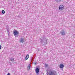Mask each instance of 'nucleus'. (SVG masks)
<instances>
[{"label": "nucleus", "mask_w": 75, "mask_h": 75, "mask_svg": "<svg viewBox=\"0 0 75 75\" xmlns=\"http://www.w3.org/2000/svg\"><path fill=\"white\" fill-rule=\"evenodd\" d=\"M40 42L43 45H46L48 42V39L46 38H43L42 39H40Z\"/></svg>", "instance_id": "nucleus-1"}, {"label": "nucleus", "mask_w": 75, "mask_h": 75, "mask_svg": "<svg viewBox=\"0 0 75 75\" xmlns=\"http://www.w3.org/2000/svg\"><path fill=\"white\" fill-rule=\"evenodd\" d=\"M47 75H57L56 74V71L54 70H50L49 73L47 71Z\"/></svg>", "instance_id": "nucleus-2"}, {"label": "nucleus", "mask_w": 75, "mask_h": 75, "mask_svg": "<svg viewBox=\"0 0 75 75\" xmlns=\"http://www.w3.org/2000/svg\"><path fill=\"white\" fill-rule=\"evenodd\" d=\"M13 34L16 37H18L19 36V32L17 30H15L13 31Z\"/></svg>", "instance_id": "nucleus-3"}, {"label": "nucleus", "mask_w": 75, "mask_h": 75, "mask_svg": "<svg viewBox=\"0 0 75 75\" xmlns=\"http://www.w3.org/2000/svg\"><path fill=\"white\" fill-rule=\"evenodd\" d=\"M64 8V6L62 5H60L59 6V9L60 10H63Z\"/></svg>", "instance_id": "nucleus-4"}, {"label": "nucleus", "mask_w": 75, "mask_h": 75, "mask_svg": "<svg viewBox=\"0 0 75 75\" xmlns=\"http://www.w3.org/2000/svg\"><path fill=\"white\" fill-rule=\"evenodd\" d=\"M35 71L37 75H39V71H40V69L38 67H37L35 69Z\"/></svg>", "instance_id": "nucleus-5"}, {"label": "nucleus", "mask_w": 75, "mask_h": 75, "mask_svg": "<svg viewBox=\"0 0 75 75\" xmlns=\"http://www.w3.org/2000/svg\"><path fill=\"white\" fill-rule=\"evenodd\" d=\"M60 34H61L62 35H65L66 34L65 31L64 30H62V31L60 32Z\"/></svg>", "instance_id": "nucleus-6"}, {"label": "nucleus", "mask_w": 75, "mask_h": 75, "mask_svg": "<svg viewBox=\"0 0 75 75\" xmlns=\"http://www.w3.org/2000/svg\"><path fill=\"white\" fill-rule=\"evenodd\" d=\"M59 67L60 68H61L62 69V70H63V68L64 67V64H61L59 65Z\"/></svg>", "instance_id": "nucleus-7"}, {"label": "nucleus", "mask_w": 75, "mask_h": 75, "mask_svg": "<svg viewBox=\"0 0 75 75\" xmlns=\"http://www.w3.org/2000/svg\"><path fill=\"white\" fill-rule=\"evenodd\" d=\"M24 38H22L21 40H20V42H22V43H23V42H24Z\"/></svg>", "instance_id": "nucleus-8"}, {"label": "nucleus", "mask_w": 75, "mask_h": 75, "mask_svg": "<svg viewBox=\"0 0 75 75\" xmlns=\"http://www.w3.org/2000/svg\"><path fill=\"white\" fill-rule=\"evenodd\" d=\"M28 58H29V55L28 54H27L25 57V60H27V59H28Z\"/></svg>", "instance_id": "nucleus-9"}, {"label": "nucleus", "mask_w": 75, "mask_h": 75, "mask_svg": "<svg viewBox=\"0 0 75 75\" xmlns=\"http://www.w3.org/2000/svg\"><path fill=\"white\" fill-rule=\"evenodd\" d=\"M11 61H12V62H14V59L12 57L10 59Z\"/></svg>", "instance_id": "nucleus-10"}, {"label": "nucleus", "mask_w": 75, "mask_h": 75, "mask_svg": "<svg viewBox=\"0 0 75 75\" xmlns=\"http://www.w3.org/2000/svg\"><path fill=\"white\" fill-rule=\"evenodd\" d=\"M28 70H30V64H29L28 66Z\"/></svg>", "instance_id": "nucleus-11"}, {"label": "nucleus", "mask_w": 75, "mask_h": 75, "mask_svg": "<svg viewBox=\"0 0 75 75\" xmlns=\"http://www.w3.org/2000/svg\"><path fill=\"white\" fill-rule=\"evenodd\" d=\"M55 1L57 2V3H59V2H61V0H55Z\"/></svg>", "instance_id": "nucleus-12"}, {"label": "nucleus", "mask_w": 75, "mask_h": 75, "mask_svg": "<svg viewBox=\"0 0 75 75\" xmlns=\"http://www.w3.org/2000/svg\"><path fill=\"white\" fill-rule=\"evenodd\" d=\"M2 13L3 14H5V11H4V10H3L2 11Z\"/></svg>", "instance_id": "nucleus-13"}, {"label": "nucleus", "mask_w": 75, "mask_h": 75, "mask_svg": "<svg viewBox=\"0 0 75 75\" xmlns=\"http://www.w3.org/2000/svg\"><path fill=\"white\" fill-rule=\"evenodd\" d=\"M6 30H7L8 33H10V32H9V30H8V28H7Z\"/></svg>", "instance_id": "nucleus-14"}, {"label": "nucleus", "mask_w": 75, "mask_h": 75, "mask_svg": "<svg viewBox=\"0 0 75 75\" xmlns=\"http://www.w3.org/2000/svg\"><path fill=\"white\" fill-rule=\"evenodd\" d=\"M37 62H34L33 63V64H34L35 65L37 64Z\"/></svg>", "instance_id": "nucleus-15"}, {"label": "nucleus", "mask_w": 75, "mask_h": 75, "mask_svg": "<svg viewBox=\"0 0 75 75\" xmlns=\"http://www.w3.org/2000/svg\"><path fill=\"white\" fill-rule=\"evenodd\" d=\"M45 66L46 67H48V64H46L45 65Z\"/></svg>", "instance_id": "nucleus-16"}, {"label": "nucleus", "mask_w": 75, "mask_h": 75, "mask_svg": "<svg viewBox=\"0 0 75 75\" xmlns=\"http://www.w3.org/2000/svg\"><path fill=\"white\" fill-rule=\"evenodd\" d=\"M1 46L0 45V50H1Z\"/></svg>", "instance_id": "nucleus-17"}, {"label": "nucleus", "mask_w": 75, "mask_h": 75, "mask_svg": "<svg viewBox=\"0 0 75 75\" xmlns=\"http://www.w3.org/2000/svg\"><path fill=\"white\" fill-rule=\"evenodd\" d=\"M7 75H10V73H8L7 74Z\"/></svg>", "instance_id": "nucleus-18"}, {"label": "nucleus", "mask_w": 75, "mask_h": 75, "mask_svg": "<svg viewBox=\"0 0 75 75\" xmlns=\"http://www.w3.org/2000/svg\"><path fill=\"white\" fill-rule=\"evenodd\" d=\"M8 36H9V35H10V33H8Z\"/></svg>", "instance_id": "nucleus-19"}, {"label": "nucleus", "mask_w": 75, "mask_h": 75, "mask_svg": "<svg viewBox=\"0 0 75 75\" xmlns=\"http://www.w3.org/2000/svg\"><path fill=\"white\" fill-rule=\"evenodd\" d=\"M20 0H18V1H19Z\"/></svg>", "instance_id": "nucleus-20"}]
</instances>
